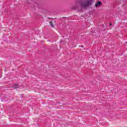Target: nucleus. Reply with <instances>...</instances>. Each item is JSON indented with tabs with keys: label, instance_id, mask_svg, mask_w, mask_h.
<instances>
[{
	"label": "nucleus",
	"instance_id": "f257e3e1",
	"mask_svg": "<svg viewBox=\"0 0 127 127\" xmlns=\"http://www.w3.org/2000/svg\"><path fill=\"white\" fill-rule=\"evenodd\" d=\"M92 2V1H87V3H85L84 4H83L81 0H78L76 2V3L80 4V6H82V7H86L87 6H89L90 4H91V3Z\"/></svg>",
	"mask_w": 127,
	"mask_h": 127
},
{
	"label": "nucleus",
	"instance_id": "f03ea898",
	"mask_svg": "<svg viewBox=\"0 0 127 127\" xmlns=\"http://www.w3.org/2000/svg\"><path fill=\"white\" fill-rule=\"evenodd\" d=\"M101 4H102V2L101 1H98L95 4V7H99L101 6Z\"/></svg>",
	"mask_w": 127,
	"mask_h": 127
},
{
	"label": "nucleus",
	"instance_id": "7ed1b4c3",
	"mask_svg": "<svg viewBox=\"0 0 127 127\" xmlns=\"http://www.w3.org/2000/svg\"><path fill=\"white\" fill-rule=\"evenodd\" d=\"M71 9H77V7H76V6H72Z\"/></svg>",
	"mask_w": 127,
	"mask_h": 127
},
{
	"label": "nucleus",
	"instance_id": "20e7f679",
	"mask_svg": "<svg viewBox=\"0 0 127 127\" xmlns=\"http://www.w3.org/2000/svg\"><path fill=\"white\" fill-rule=\"evenodd\" d=\"M50 23L51 26H53V24L52 23V22H50Z\"/></svg>",
	"mask_w": 127,
	"mask_h": 127
},
{
	"label": "nucleus",
	"instance_id": "39448f33",
	"mask_svg": "<svg viewBox=\"0 0 127 127\" xmlns=\"http://www.w3.org/2000/svg\"><path fill=\"white\" fill-rule=\"evenodd\" d=\"M15 88H18V85L17 84L15 85Z\"/></svg>",
	"mask_w": 127,
	"mask_h": 127
}]
</instances>
